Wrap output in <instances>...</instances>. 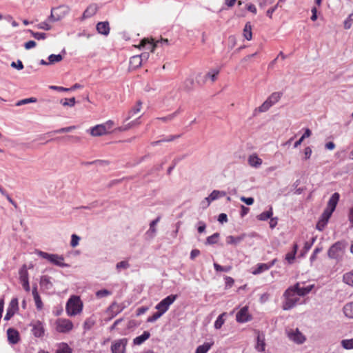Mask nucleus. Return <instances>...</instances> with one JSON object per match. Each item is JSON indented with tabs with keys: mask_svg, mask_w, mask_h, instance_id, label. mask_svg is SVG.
I'll use <instances>...</instances> for the list:
<instances>
[{
	"mask_svg": "<svg viewBox=\"0 0 353 353\" xmlns=\"http://www.w3.org/2000/svg\"><path fill=\"white\" fill-rule=\"evenodd\" d=\"M347 243L345 241L334 243L328 250L327 255L330 259L341 261L345 252Z\"/></svg>",
	"mask_w": 353,
	"mask_h": 353,
	"instance_id": "obj_1",
	"label": "nucleus"
},
{
	"mask_svg": "<svg viewBox=\"0 0 353 353\" xmlns=\"http://www.w3.org/2000/svg\"><path fill=\"white\" fill-rule=\"evenodd\" d=\"M82 310L83 303L79 296L74 295L70 296L65 306L67 314L70 316H75L81 313Z\"/></svg>",
	"mask_w": 353,
	"mask_h": 353,
	"instance_id": "obj_2",
	"label": "nucleus"
},
{
	"mask_svg": "<svg viewBox=\"0 0 353 353\" xmlns=\"http://www.w3.org/2000/svg\"><path fill=\"white\" fill-rule=\"evenodd\" d=\"M283 295L285 299V301L283 304V309L284 310H290L294 307L296 303L299 301V296L292 287L288 288Z\"/></svg>",
	"mask_w": 353,
	"mask_h": 353,
	"instance_id": "obj_3",
	"label": "nucleus"
},
{
	"mask_svg": "<svg viewBox=\"0 0 353 353\" xmlns=\"http://www.w3.org/2000/svg\"><path fill=\"white\" fill-rule=\"evenodd\" d=\"M38 254L43 259H47L50 263L59 266V267H67L68 265L64 263V258L58 254H48L42 251H39Z\"/></svg>",
	"mask_w": 353,
	"mask_h": 353,
	"instance_id": "obj_4",
	"label": "nucleus"
},
{
	"mask_svg": "<svg viewBox=\"0 0 353 353\" xmlns=\"http://www.w3.org/2000/svg\"><path fill=\"white\" fill-rule=\"evenodd\" d=\"M68 6L61 5L51 10L50 18L54 21H59L64 18L70 12Z\"/></svg>",
	"mask_w": 353,
	"mask_h": 353,
	"instance_id": "obj_5",
	"label": "nucleus"
},
{
	"mask_svg": "<svg viewBox=\"0 0 353 353\" xmlns=\"http://www.w3.org/2000/svg\"><path fill=\"white\" fill-rule=\"evenodd\" d=\"M177 295L171 294L161 300L155 307V308L160 312L162 315L165 313L170 306L174 302L176 299Z\"/></svg>",
	"mask_w": 353,
	"mask_h": 353,
	"instance_id": "obj_6",
	"label": "nucleus"
},
{
	"mask_svg": "<svg viewBox=\"0 0 353 353\" xmlns=\"http://www.w3.org/2000/svg\"><path fill=\"white\" fill-rule=\"evenodd\" d=\"M56 330L60 333H67L73 329L72 322L68 319H58L55 322Z\"/></svg>",
	"mask_w": 353,
	"mask_h": 353,
	"instance_id": "obj_7",
	"label": "nucleus"
},
{
	"mask_svg": "<svg viewBox=\"0 0 353 353\" xmlns=\"http://www.w3.org/2000/svg\"><path fill=\"white\" fill-rule=\"evenodd\" d=\"M340 195L338 192L334 193L328 201L326 208L324 210L326 217L331 216L339 201Z\"/></svg>",
	"mask_w": 353,
	"mask_h": 353,
	"instance_id": "obj_8",
	"label": "nucleus"
},
{
	"mask_svg": "<svg viewBox=\"0 0 353 353\" xmlns=\"http://www.w3.org/2000/svg\"><path fill=\"white\" fill-rule=\"evenodd\" d=\"M159 43L168 45L169 41L167 39H161L160 41H157V42L154 43L153 39L150 40L149 39L145 38L141 41L140 44L137 47L139 48H141L148 45L150 52H154L155 48L158 46Z\"/></svg>",
	"mask_w": 353,
	"mask_h": 353,
	"instance_id": "obj_9",
	"label": "nucleus"
},
{
	"mask_svg": "<svg viewBox=\"0 0 353 353\" xmlns=\"http://www.w3.org/2000/svg\"><path fill=\"white\" fill-rule=\"evenodd\" d=\"M19 279L23 289L27 292H30V288L29 285L28 272L26 265H23L19 270Z\"/></svg>",
	"mask_w": 353,
	"mask_h": 353,
	"instance_id": "obj_10",
	"label": "nucleus"
},
{
	"mask_svg": "<svg viewBox=\"0 0 353 353\" xmlns=\"http://www.w3.org/2000/svg\"><path fill=\"white\" fill-rule=\"evenodd\" d=\"M127 339H121L115 341L111 346L112 353H125L127 345Z\"/></svg>",
	"mask_w": 353,
	"mask_h": 353,
	"instance_id": "obj_11",
	"label": "nucleus"
},
{
	"mask_svg": "<svg viewBox=\"0 0 353 353\" xmlns=\"http://www.w3.org/2000/svg\"><path fill=\"white\" fill-rule=\"evenodd\" d=\"M236 320L238 323H246L252 320V316L248 312V307H243L236 314Z\"/></svg>",
	"mask_w": 353,
	"mask_h": 353,
	"instance_id": "obj_12",
	"label": "nucleus"
},
{
	"mask_svg": "<svg viewBox=\"0 0 353 353\" xmlns=\"http://www.w3.org/2000/svg\"><path fill=\"white\" fill-rule=\"evenodd\" d=\"M276 261V259H274L268 263H258L256 268H252L251 272L254 275H257L263 272L268 271L270 268L274 265Z\"/></svg>",
	"mask_w": 353,
	"mask_h": 353,
	"instance_id": "obj_13",
	"label": "nucleus"
},
{
	"mask_svg": "<svg viewBox=\"0 0 353 353\" xmlns=\"http://www.w3.org/2000/svg\"><path fill=\"white\" fill-rule=\"evenodd\" d=\"M288 336L290 340L298 344L303 343L305 341V336L297 328L290 330Z\"/></svg>",
	"mask_w": 353,
	"mask_h": 353,
	"instance_id": "obj_14",
	"label": "nucleus"
},
{
	"mask_svg": "<svg viewBox=\"0 0 353 353\" xmlns=\"http://www.w3.org/2000/svg\"><path fill=\"white\" fill-rule=\"evenodd\" d=\"M256 344L255 348L258 352H264L265 348V335L259 330H256Z\"/></svg>",
	"mask_w": 353,
	"mask_h": 353,
	"instance_id": "obj_15",
	"label": "nucleus"
},
{
	"mask_svg": "<svg viewBox=\"0 0 353 353\" xmlns=\"http://www.w3.org/2000/svg\"><path fill=\"white\" fill-rule=\"evenodd\" d=\"M99 6L96 3L90 4L83 13L82 19H88L94 16L98 11Z\"/></svg>",
	"mask_w": 353,
	"mask_h": 353,
	"instance_id": "obj_16",
	"label": "nucleus"
},
{
	"mask_svg": "<svg viewBox=\"0 0 353 353\" xmlns=\"http://www.w3.org/2000/svg\"><path fill=\"white\" fill-rule=\"evenodd\" d=\"M32 332L34 336L41 337L43 335L44 328H43V323L41 321H35L32 324Z\"/></svg>",
	"mask_w": 353,
	"mask_h": 353,
	"instance_id": "obj_17",
	"label": "nucleus"
},
{
	"mask_svg": "<svg viewBox=\"0 0 353 353\" xmlns=\"http://www.w3.org/2000/svg\"><path fill=\"white\" fill-rule=\"evenodd\" d=\"M296 291L299 296H305L308 294L313 288V285H308L307 287H301L299 283H297L294 286H292Z\"/></svg>",
	"mask_w": 353,
	"mask_h": 353,
	"instance_id": "obj_18",
	"label": "nucleus"
},
{
	"mask_svg": "<svg viewBox=\"0 0 353 353\" xmlns=\"http://www.w3.org/2000/svg\"><path fill=\"white\" fill-rule=\"evenodd\" d=\"M8 339L10 343L16 344L19 341V332L14 328H8L7 330Z\"/></svg>",
	"mask_w": 353,
	"mask_h": 353,
	"instance_id": "obj_19",
	"label": "nucleus"
},
{
	"mask_svg": "<svg viewBox=\"0 0 353 353\" xmlns=\"http://www.w3.org/2000/svg\"><path fill=\"white\" fill-rule=\"evenodd\" d=\"M98 33L107 36L110 33V28L108 21L99 22L96 26Z\"/></svg>",
	"mask_w": 353,
	"mask_h": 353,
	"instance_id": "obj_20",
	"label": "nucleus"
},
{
	"mask_svg": "<svg viewBox=\"0 0 353 353\" xmlns=\"http://www.w3.org/2000/svg\"><path fill=\"white\" fill-rule=\"evenodd\" d=\"M248 161V164L253 168H259L262 165L263 163L262 159L259 158L256 154L250 155Z\"/></svg>",
	"mask_w": 353,
	"mask_h": 353,
	"instance_id": "obj_21",
	"label": "nucleus"
},
{
	"mask_svg": "<svg viewBox=\"0 0 353 353\" xmlns=\"http://www.w3.org/2000/svg\"><path fill=\"white\" fill-rule=\"evenodd\" d=\"M140 124V122L139 121V119H135L134 121H132L126 124H123V125L118 127L114 129V131L117 132H124L130 130V128H133L134 126L139 125Z\"/></svg>",
	"mask_w": 353,
	"mask_h": 353,
	"instance_id": "obj_22",
	"label": "nucleus"
},
{
	"mask_svg": "<svg viewBox=\"0 0 353 353\" xmlns=\"http://www.w3.org/2000/svg\"><path fill=\"white\" fill-rule=\"evenodd\" d=\"M150 336V334L148 331H144L143 334L139 336H137L133 340V343L136 345H139L148 340Z\"/></svg>",
	"mask_w": 353,
	"mask_h": 353,
	"instance_id": "obj_23",
	"label": "nucleus"
},
{
	"mask_svg": "<svg viewBox=\"0 0 353 353\" xmlns=\"http://www.w3.org/2000/svg\"><path fill=\"white\" fill-rule=\"evenodd\" d=\"M283 96V93L281 92H275L272 93L268 98L266 99L270 104L272 106L277 103Z\"/></svg>",
	"mask_w": 353,
	"mask_h": 353,
	"instance_id": "obj_24",
	"label": "nucleus"
},
{
	"mask_svg": "<svg viewBox=\"0 0 353 353\" xmlns=\"http://www.w3.org/2000/svg\"><path fill=\"white\" fill-rule=\"evenodd\" d=\"M297 250H298V245L296 243H294L293 245L292 250L286 254L285 260L290 264H291L294 262Z\"/></svg>",
	"mask_w": 353,
	"mask_h": 353,
	"instance_id": "obj_25",
	"label": "nucleus"
},
{
	"mask_svg": "<svg viewBox=\"0 0 353 353\" xmlns=\"http://www.w3.org/2000/svg\"><path fill=\"white\" fill-rule=\"evenodd\" d=\"M213 344V342L204 343L203 345H199L196 347L195 353H207L212 347Z\"/></svg>",
	"mask_w": 353,
	"mask_h": 353,
	"instance_id": "obj_26",
	"label": "nucleus"
},
{
	"mask_svg": "<svg viewBox=\"0 0 353 353\" xmlns=\"http://www.w3.org/2000/svg\"><path fill=\"white\" fill-rule=\"evenodd\" d=\"M243 34L245 39L250 41L252 39V26L250 22H247L243 28Z\"/></svg>",
	"mask_w": 353,
	"mask_h": 353,
	"instance_id": "obj_27",
	"label": "nucleus"
},
{
	"mask_svg": "<svg viewBox=\"0 0 353 353\" xmlns=\"http://www.w3.org/2000/svg\"><path fill=\"white\" fill-rule=\"evenodd\" d=\"M330 216L326 217L325 216V213L323 212L320 219L319 220L317 224H316V229L321 231L323 230L325 226L327 225L328 220L330 219Z\"/></svg>",
	"mask_w": 353,
	"mask_h": 353,
	"instance_id": "obj_28",
	"label": "nucleus"
},
{
	"mask_svg": "<svg viewBox=\"0 0 353 353\" xmlns=\"http://www.w3.org/2000/svg\"><path fill=\"white\" fill-rule=\"evenodd\" d=\"M345 316L353 319V302L345 304L343 308Z\"/></svg>",
	"mask_w": 353,
	"mask_h": 353,
	"instance_id": "obj_29",
	"label": "nucleus"
},
{
	"mask_svg": "<svg viewBox=\"0 0 353 353\" xmlns=\"http://www.w3.org/2000/svg\"><path fill=\"white\" fill-rule=\"evenodd\" d=\"M100 125L102 127L103 131L104 132L105 134H108L112 132V128L114 125V123L112 120H108L105 123H103Z\"/></svg>",
	"mask_w": 353,
	"mask_h": 353,
	"instance_id": "obj_30",
	"label": "nucleus"
},
{
	"mask_svg": "<svg viewBox=\"0 0 353 353\" xmlns=\"http://www.w3.org/2000/svg\"><path fill=\"white\" fill-rule=\"evenodd\" d=\"M100 125L102 127L103 131L104 132L105 134H108L112 132V128L114 125V123L112 120H108L105 123H103Z\"/></svg>",
	"mask_w": 353,
	"mask_h": 353,
	"instance_id": "obj_31",
	"label": "nucleus"
},
{
	"mask_svg": "<svg viewBox=\"0 0 353 353\" xmlns=\"http://www.w3.org/2000/svg\"><path fill=\"white\" fill-rule=\"evenodd\" d=\"M141 63H142L141 57L136 55V56H133L132 57L130 58V65L132 68H133V69L137 68L139 66H141Z\"/></svg>",
	"mask_w": 353,
	"mask_h": 353,
	"instance_id": "obj_32",
	"label": "nucleus"
},
{
	"mask_svg": "<svg viewBox=\"0 0 353 353\" xmlns=\"http://www.w3.org/2000/svg\"><path fill=\"white\" fill-rule=\"evenodd\" d=\"M90 134L93 137H99V136L105 135L104 132L103 131V128L100 124L92 127L90 129Z\"/></svg>",
	"mask_w": 353,
	"mask_h": 353,
	"instance_id": "obj_33",
	"label": "nucleus"
},
{
	"mask_svg": "<svg viewBox=\"0 0 353 353\" xmlns=\"http://www.w3.org/2000/svg\"><path fill=\"white\" fill-rule=\"evenodd\" d=\"M56 353H72V350L67 343H61L58 345Z\"/></svg>",
	"mask_w": 353,
	"mask_h": 353,
	"instance_id": "obj_34",
	"label": "nucleus"
},
{
	"mask_svg": "<svg viewBox=\"0 0 353 353\" xmlns=\"http://www.w3.org/2000/svg\"><path fill=\"white\" fill-rule=\"evenodd\" d=\"M40 285L46 289H50L52 287V283L50 281V278L48 276L44 275L41 277Z\"/></svg>",
	"mask_w": 353,
	"mask_h": 353,
	"instance_id": "obj_35",
	"label": "nucleus"
},
{
	"mask_svg": "<svg viewBox=\"0 0 353 353\" xmlns=\"http://www.w3.org/2000/svg\"><path fill=\"white\" fill-rule=\"evenodd\" d=\"M141 105H142V103L139 101L135 107L132 108L128 112V117L126 118V120H128L130 119L132 117H133L134 115L137 114V113H139L140 111H141Z\"/></svg>",
	"mask_w": 353,
	"mask_h": 353,
	"instance_id": "obj_36",
	"label": "nucleus"
},
{
	"mask_svg": "<svg viewBox=\"0 0 353 353\" xmlns=\"http://www.w3.org/2000/svg\"><path fill=\"white\" fill-rule=\"evenodd\" d=\"M343 281L347 285L353 287V270L343 274Z\"/></svg>",
	"mask_w": 353,
	"mask_h": 353,
	"instance_id": "obj_37",
	"label": "nucleus"
},
{
	"mask_svg": "<svg viewBox=\"0 0 353 353\" xmlns=\"http://www.w3.org/2000/svg\"><path fill=\"white\" fill-rule=\"evenodd\" d=\"M226 312H223L220 314L214 322V327L217 330L221 328L222 325L225 323L224 316H226Z\"/></svg>",
	"mask_w": 353,
	"mask_h": 353,
	"instance_id": "obj_38",
	"label": "nucleus"
},
{
	"mask_svg": "<svg viewBox=\"0 0 353 353\" xmlns=\"http://www.w3.org/2000/svg\"><path fill=\"white\" fill-rule=\"evenodd\" d=\"M271 107L272 105L270 104V103L265 100L261 105L254 110V112H267Z\"/></svg>",
	"mask_w": 353,
	"mask_h": 353,
	"instance_id": "obj_39",
	"label": "nucleus"
},
{
	"mask_svg": "<svg viewBox=\"0 0 353 353\" xmlns=\"http://www.w3.org/2000/svg\"><path fill=\"white\" fill-rule=\"evenodd\" d=\"M220 70L219 69H213L209 71L206 75L205 78L210 79L212 82H214L217 79V76L219 74Z\"/></svg>",
	"mask_w": 353,
	"mask_h": 353,
	"instance_id": "obj_40",
	"label": "nucleus"
},
{
	"mask_svg": "<svg viewBox=\"0 0 353 353\" xmlns=\"http://www.w3.org/2000/svg\"><path fill=\"white\" fill-rule=\"evenodd\" d=\"M123 309V307H121L118 303H113L108 307V310L114 312V314L112 316H115L117 314L120 313Z\"/></svg>",
	"mask_w": 353,
	"mask_h": 353,
	"instance_id": "obj_41",
	"label": "nucleus"
},
{
	"mask_svg": "<svg viewBox=\"0 0 353 353\" xmlns=\"http://www.w3.org/2000/svg\"><path fill=\"white\" fill-rule=\"evenodd\" d=\"M272 214H273L272 208H270L268 211L263 212L261 213L259 215H258L257 218L259 220H261V221H266L268 219L271 218Z\"/></svg>",
	"mask_w": 353,
	"mask_h": 353,
	"instance_id": "obj_42",
	"label": "nucleus"
},
{
	"mask_svg": "<svg viewBox=\"0 0 353 353\" xmlns=\"http://www.w3.org/2000/svg\"><path fill=\"white\" fill-rule=\"evenodd\" d=\"M243 239V236H228L226 238V243L228 244L236 245L241 241Z\"/></svg>",
	"mask_w": 353,
	"mask_h": 353,
	"instance_id": "obj_43",
	"label": "nucleus"
},
{
	"mask_svg": "<svg viewBox=\"0 0 353 353\" xmlns=\"http://www.w3.org/2000/svg\"><path fill=\"white\" fill-rule=\"evenodd\" d=\"M220 194L221 192H219V190L212 191V193L209 195V196L205 198V200L208 201V205H209L211 201L218 199ZM221 194L224 195V193H221Z\"/></svg>",
	"mask_w": 353,
	"mask_h": 353,
	"instance_id": "obj_44",
	"label": "nucleus"
},
{
	"mask_svg": "<svg viewBox=\"0 0 353 353\" xmlns=\"http://www.w3.org/2000/svg\"><path fill=\"white\" fill-rule=\"evenodd\" d=\"M60 103L63 106L73 107L75 105L76 100L74 97H72L70 99H63L61 100Z\"/></svg>",
	"mask_w": 353,
	"mask_h": 353,
	"instance_id": "obj_45",
	"label": "nucleus"
},
{
	"mask_svg": "<svg viewBox=\"0 0 353 353\" xmlns=\"http://www.w3.org/2000/svg\"><path fill=\"white\" fill-rule=\"evenodd\" d=\"M63 59V57L61 54H51L48 57L49 63L53 64L61 61Z\"/></svg>",
	"mask_w": 353,
	"mask_h": 353,
	"instance_id": "obj_46",
	"label": "nucleus"
},
{
	"mask_svg": "<svg viewBox=\"0 0 353 353\" xmlns=\"http://www.w3.org/2000/svg\"><path fill=\"white\" fill-rule=\"evenodd\" d=\"M28 32L34 39L37 40H43L46 38V34L44 32H35L31 30H29Z\"/></svg>",
	"mask_w": 353,
	"mask_h": 353,
	"instance_id": "obj_47",
	"label": "nucleus"
},
{
	"mask_svg": "<svg viewBox=\"0 0 353 353\" xmlns=\"http://www.w3.org/2000/svg\"><path fill=\"white\" fill-rule=\"evenodd\" d=\"M282 1H283V0H279V1L277 2V3H276L274 6H273V7L270 8V9H268V10H267V12H266V14H267V16H268L269 18L272 19V14L276 11V10L277 9V8H278V7H279V6H280V7H281V3Z\"/></svg>",
	"mask_w": 353,
	"mask_h": 353,
	"instance_id": "obj_48",
	"label": "nucleus"
},
{
	"mask_svg": "<svg viewBox=\"0 0 353 353\" xmlns=\"http://www.w3.org/2000/svg\"><path fill=\"white\" fill-rule=\"evenodd\" d=\"M37 100L36 98L34 97H30V98H28V99H22V100H20L17 103H16V105L17 106H20V105H25V104H28L29 103H35L37 102Z\"/></svg>",
	"mask_w": 353,
	"mask_h": 353,
	"instance_id": "obj_49",
	"label": "nucleus"
},
{
	"mask_svg": "<svg viewBox=\"0 0 353 353\" xmlns=\"http://www.w3.org/2000/svg\"><path fill=\"white\" fill-rule=\"evenodd\" d=\"M341 345L345 349H353V339L343 340L341 341Z\"/></svg>",
	"mask_w": 353,
	"mask_h": 353,
	"instance_id": "obj_50",
	"label": "nucleus"
},
{
	"mask_svg": "<svg viewBox=\"0 0 353 353\" xmlns=\"http://www.w3.org/2000/svg\"><path fill=\"white\" fill-rule=\"evenodd\" d=\"M214 268L216 271L219 272H230L232 270V266H221V265L214 263Z\"/></svg>",
	"mask_w": 353,
	"mask_h": 353,
	"instance_id": "obj_51",
	"label": "nucleus"
},
{
	"mask_svg": "<svg viewBox=\"0 0 353 353\" xmlns=\"http://www.w3.org/2000/svg\"><path fill=\"white\" fill-rule=\"evenodd\" d=\"M112 293L110 291H109L106 289H103V290H98L96 292V296L99 299H101L102 297L108 296L110 295Z\"/></svg>",
	"mask_w": 353,
	"mask_h": 353,
	"instance_id": "obj_52",
	"label": "nucleus"
},
{
	"mask_svg": "<svg viewBox=\"0 0 353 353\" xmlns=\"http://www.w3.org/2000/svg\"><path fill=\"white\" fill-rule=\"evenodd\" d=\"M177 114H178V112H175L170 114L166 117H158V118H157V119L161 120L163 122H168V121H172L177 115Z\"/></svg>",
	"mask_w": 353,
	"mask_h": 353,
	"instance_id": "obj_53",
	"label": "nucleus"
},
{
	"mask_svg": "<svg viewBox=\"0 0 353 353\" xmlns=\"http://www.w3.org/2000/svg\"><path fill=\"white\" fill-rule=\"evenodd\" d=\"M219 236V233H214V234H212L207 238V239H206L207 243L209 244L216 243Z\"/></svg>",
	"mask_w": 353,
	"mask_h": 353,
	"instance_id": "obj_54",
	"label": "nucleus"
},
{
	"mask_svg": "<svg viewBox=\"0 0 353 353\" xmlns=\"http://www.w3.org/2000/svg\"><path fill=\"white\" fill-rule=\"evenodd\" d=\"M162 316V314L159 312L158 311L155 313H154L152 316H149L148 319H147V322L148 323H152V322H154L156 321L158 319H159L161 316Z\"/></svg>",
	"mask_w": 353,
	"mask_h": 353,
	"instance_id": "obj_55",
	"label": "nucleus"
},
{
	"mask_svg": "<svg viewBox=\"0 0 353 353\" xmlns=\"http://www.w3.org/2000/svg\"><path fill=\"white\" fill-rule=\"evenodd\" d=\"M80 238L77 234H72L71 236L70 245L72 248H75L79 245Z\"/></svg>",
	"mask_w": 353,
	"mask_h": 353,
	"instance_id": "obj_56",
	"label": "nucleus"
},
{
	"mask_svg": "<svg viewBox=\"0 0 353 353\" xmlns=\"http://www.w3.org/2000/svg\"><path fill=\"white\" fill-rule=\"evenodd\" d=\"M225 283L226 288H230L234 285V280L232 277L226 276L225 277Z\"/></svg>",
	"mask_w": 353,
	"mask_h": 353,
	"instance_id": "obj_57",
	"label": "nucleus"
},
{
	"mask_svg": "<svg viewBox=\"0 0 353 353\" xmlns=\"http://www.w3.org/2000/svg\"><path fill=\"white\" fill-rule=\"evenodd\" d=\"M37 28L39 29H42L45 30H49L51 29V26L47 22H41L37 25Z\"/></svg>",
	"mask_w": 353,
	"mask_h": 353,
	"instance_id": "obj_58",
	"label": "nucleus"
},
{
	"mask_svg": "<svg viewBox=\"0 0 353 353\" xmlns=\"http://www.w3.org/2000/svg\"><path fill=\"white\" fill-rule=\"evenodd\" d=\"M148 310H149L148 307H146V306H143V307H139L137 310L136 315L137 316H139L145 314Z\"/></svg>",
	"mask_w": 353,
	"mask_h": 353,
	"instance_id": "obj_59",
	"label": "nucleus"
},
{
	"mask_svg": "<svg viewBox=\"0 0 353 353\" xmlns=\"http://www.w3.org/2000/svg\"><path fill=\"white\" fill-rule=\"evenodd\" d=\"M240 199L241 201L244 202L248 205H252L254 203V199L252 197L241 196Z\"/></svg>",
	"mask_w": 353,
	"mask_h": 353,
	"instance_id": "obj_60",
	"label": "nucleus"
},
{
	"mask_svg": "<svg viewBox=\"0 0 353 353\" xmlns=\"http://www.w3.org/2000/svg\"><path fill=\"white\" fill-rule=\"evenodd\" d=\"M11 66L17 70H22L23 68V64L20 60H18L17 62H12Z\"/></svg>",
	"mask_w": 353,
	"mask_h": 353,
	"instance_id": "obj_61",
	"label": "nucleus"
},
{
	"mask_svg": "<svg viewBox=\"0 0 353 353\" xmlns=\"http://www.w3.org/2000/svg\"><path fill=\"white\" fill-rule=\"evenodd\" d=\"M129 266H130L129 263H128V261H122L117 264V269H120V268L127 269L128 268H129Z\"/></svg>",
	"mask_w": 353,
	"mask_h": 353,
	"instance_id": "obj_62",
	"label": "nucleus"
},
{
	"mask_svg": "<svg viewBox=\"0 0 353 353\" xmlns=\"http://www.w3.org/2000/svg\"><path fill=\"white\" fill-rule=\"evenodd\" d=\"M14 310H13L12 308H8L7 312L4 317V320L8 321L14 314Z\"/></svg>",
	"mask_w": 353,
	"mask_h": 353,
	"instance_id": "obj_63",
	"label": "nucleus"
},
{
	"mask_svg": "<svg viewBox=\"0 0 353 353\" xmlns=\"http://www.w3.org/2000/svg\"><path fill=\"white\" fill-rule=\"evenodd\" d=\"M37 46V43L34 41H29L24 44V47L26 50H30L31 48H34Z\"/></svg>",
	"mask_w": 353,
	"mask_h": 353,
	"instance_id": "obj_64",
	"label": "nucleus"
}]
</instances>
